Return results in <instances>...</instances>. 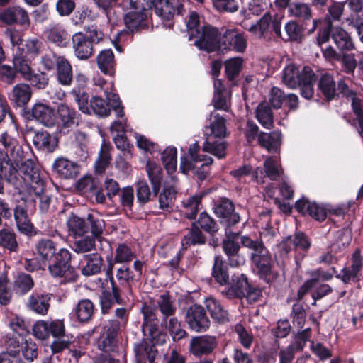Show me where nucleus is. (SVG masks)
Segmentation results:
<instances>
[{"label": "nucleus", "instance_id": "obj_1", "mask_svg": "<svg viewBox=\"0 0 363 363\" xmlns=\"http://www.w3.org/2000/svg\"><path fill=\"white\" fill-rule=\"evenodd\" d=\"M21 159H11L6 152H0V194L4 191L5 182L18 191L28 185L32 189L44 182L34 160L28 159L20 163Z\"/></svg>", "mask_w": 363, "mask_h": 363}, {"label": "nucleus", "instance_id": "obj_2", "mask_svg": "<svg viewBox=\"0 0 363 363\" xmlns=\"http://www.w3.org/2000/svg\"><path fill=\"white\" fill-rule=\"evenodd\" d=\"M131 8L142 10H154L156 15L167 23V26L172 28L173 18L175 16H184L186 13L182 0H129Z\"/></svg>", "mask_w": 363, "mask_h": 363}, {"label": "nucleus", "instance_id": "obj_3", "mask_svg": "<svg viewBox=\"0 0 363 363\" xmlns=\"http://www.w3.org/2000/svg\"><path fill=\"white\" fill-rule=\"evenodd\" d=\"M146 171L152 186V191L146 181L140 180L135 183L136 203L140 208H143L147 203L157 197L163 179L162 169L155 162L148 161Z\"/></svg>", "mask_w": 363, "mask_h": 363}, {"label": "nucleus", "instance_id": "obj_4", "mask_svg": "<svg viewBox=\"0 0 363 363\" xmlns=\"http://www.w3.org/2000/svg\"><path fill=\"white\" fill-rule=\"evenodd\" d=\"M72 255L66 248H60L46 264L50 275L53 278L62 279V282L73 283L79 274L74 267L72 265Z\"/></svg>", "mask_w": 363, "mask_h": 363}, {"label": "nucleus", "instance_id": "obj_5", "mask_svg": "<svg viewBox=\"0 0 363 363\" xmlns=\"http://www.w3.org/2000/svg\"><path fill=\"white\" fill-rule=\"evenodd\" d=\"M40 62L46 71H55V79L59 84L63 86H71L73 82V69L65 55L50 52L42 56Z\"/></svg>", "mask_w": 363, "mask_h": 363}, {"label": "nucleus", "instance_id": "obj_6", "mask_svg": "<svg viewBox=\"0 0 363 363\" xmlns=\"http://www.w3.org/2000/svg\"><path fill=\"white\" fill-rule=\"evenodd\" d=\"M217 347L215 337L201 335L192 337L189 345V363H213V350Z\"/></svg>", "mask_w": 363, "mask_h": 363}, {"label": "nucleus", "instance_id": "obj_7", "mask_svg": "<svg viewBox=\"0 0 363 363\" xmlns=\"http://www.w3.org/2000/svg\"><path fill=\"white\" fill-rule=\"evenodd\" d=\"M114 111L118 118L124 116V107L118 94L115 93H108L106 100L98 96H94L91 98V111L99 116L106 117L111 114V111Z\"/></svg>", "mask_w": 363, "mask_h": 363}, {"label": "nucleus", "instance_id": "obj_8", "mask_svg": "<svg viewBox=\"0 0 363 363\" xmlns=\"http://www.w3.org/2000/svg\"><path fill=\"white\" fill-rule=\"evenodd\" d=\"M213 211L225 229L234 228L240 222V216L235 211L234 203L227 197L213 200Z\"/></svg>", "mask_w": 363, "mask_h": 363}, {"label": "nucleus", "instance_id": "obj_9", "mask_svg": "<svg viewBox=\"0 0 363 363\" xmlns=\"http://www.w3.org/2000/svg\"><path fill=\"white\" fill-rule=\"evenodd\" d=\"M250 259L259 279L269 285L275 281L278 273L273 270V259L267 248L259 254L250 253Z\"/></svg>", "mask_w": 363, "mask_h": 363}, {"label": "nucleus", "instance_id": "obj_10", "mask_svg": "<svg viewBox=\"0 0 363 363\" xmlns=\"http://www.w3.org/2000/svg\"><path fill=\"white\" fill-rule=\"evenodd\" d=\"M194 38V45L200 50L207 53L216 52L220 54L221 43V30L210 24L204 25L201 28L199 34Z\"/></svg>", "mask_w": 363, "mask_h": 363}, {"label": "nucleus", "instance_id": "obj_11", "mask_svg": "<svg viewBox=\"0 0 363 363\" xmlns=\"http://www.w3.org/2000/svg\"><path fill=\"white\" fill-rule=\"evenodd\" d=\"M247 46L245 33L236 28H221V43L220 54H225L230 50L243 53Z\"/></svg>", "mask_w": 363, "mask_h": 363}, {"label": "nucleus", "instance_id": "obj_12", "mask_svg": "<svg viewBox=\"0 0 363 363\" xmlns=\"http://www.w3.org/2000/svg\"><path fill=\"white\" fill-rule=\"evenodd\" d=\"M106 281H109L111 287L102 290L99 296V304L101 313L105 315L109 313L115 304L123 305L124 298L122 297V290L118 285L113 275H106Z\"/></svg>", "mask_w": 363, "mask_h": 363}, {"label": "nucleus", "instance_id": "obj_13", "mask_svg": "<svg viewBox=\"0 0 363 363\" xmlns=\"http://www.w3.org/2000/svg\"><path fill=\"white\" fill-rule=\"evenodd\" d=\"M226 238L223 240L222 250L227 257V261L232 267H237L244 264V257L240 254V245L235 240L240 231H233V228L225 229Z\"/></svg>", "mask_w": 363, "mask_h": 363}, {"label": "nucleus", "instance_id": "obj_14", "mask_svg": "<svg viewBox=\"0 0 363 363\" xmlns=\"http://www.w3.org/2000/svg\"><path fill=\"white\" fill-rule=\"evenodd\" d=\"M81 115L75 108L60 103L55 112V121L60 133H67L79 125Z\"/></svg>", "mask_w": 363, "mask_h": 363}, {"label": "nucleus", "instance_id": "obj_15", "mask_svg": "<svg viewBox=\"0 0 363 363\" xmlns=\"http://www.w3.org/2000/svg\"><path fill=\"white\" fill-rule=\"evenodd\" d=\"M159 342V335L149 336L143 338L138 344L135 345L134 352L136 363H155V357L158 354L157 345H163Z\"/></svg>", "mask_w": 363, "mask_h": 363}, {"label": "nucleus", "instance_id": "obj_16", "mask_svg": "<svg viewBox=\"0 0 363 363\" xmlns=\"http://www.w3.org/2000/svg\"><path fill=\"white\" fill-rule=\"evenodd\" d=\"M184 319L189 328L197 333L206 332L211 325V321L205 308L196 303L186 309Z\"/></svg>", "mask_w": 363, "mask_h": 363}, {"label": "nucleus", "instance_id": "obj_17", "mask_svg": "<svg viewBox=\"0 0 363 363\" xmlns=\"http://www.w3.org/2000/svg\"><path fill=\"white\" fill-rule=\"evenodd\" d=\"M23 116L28 120H35L47 127H52L55 123V111L50 105L40 102L35 103L31 109H22Z\"/></svg>", "mask_w": 363, "mask_h": 363}, {"label": "nucleus", "instance_id": "obj_18", "mask_svg": "<svg viewBox=\"0 0 363 363\" xmlns=\"http://www.w3.org/2000/svg\"><path fill=\"white\" fill-rule=\"evenodd\" d=\"M140 311L143 316L142 328L145 335L147 333L149 336L159 335V342H166L167 335L159 330L156 308L143 302Z\"/></svg>", "mask_w": 363, "mask_h": 363}, {"label": "nucleus", "instance_id": "obj_19", "mask_svg": "<svg viewBox=\"0 0 363 363\" xmlns=\"http://www.w3.org/2000/svg\"><path fill=\"white\" fill-rule=\"evenodd\" d=\"M350 261L351 264L349 267H345L341 270V273L335 276L346 284L359 280V275L363 269V251L361 248L357 247L354 250L351 255Z\"/></svg>", "mask_w": 363, "mask_h": 363}, {"label": "nucleus", "instance_id": "obj_20", "mask_svg": "<svg viewBox=\"0 0 363 363\" xmlns=\"http://www.w3.org/2000/svg\"><path fill=\"white\" fill-rule=\"evenodd\" d=\"M0 23L28 28L30 21L28 12L24 9L19 6H10L0 10Z\"/></svg>", "mask_w": 363, "mask_h": 363}, {"label": "nucleus", "instance_id": "obj_21", "mask_svg": "<svg viewBox=\"0 0 363 363\" xmlns=\"http://www.w3.org/2000/svg\"><path fill=\"white\" fill-rule=\"evenodd\" d=\"M294 208L301 215L309 216L318 222H323L327 218V208L324 204L312 201L305 196L295 202Z\"/></svg>", "mask_w": 363, "mask_h": 363}, {"label": "nucleus", "instance_id": "obj_22", "mask_svg": "<svg viewBox=\"0 0 363 363\" xmlns=\"http://www.w3.org/2000/svg\"><path fill=\"white\" fill-rule=\"evenodd\" d=\"M136 257V254L125 243H119L115 250V255L113 254L106 257L107 266L105 268V275H113L115 264H127Z\"/></svg>", "mask_w": 363, "mask_h": 363}, {"label": "nucleus", "instance_id": "obj_23", "mask_svg": "<svg viewBox=\"0 0 363 363\" xmlns=\"http://www.w3.org/2000/svg\"><path fill=\"white\" fill-rule=\"evenodd\" d=\"M33 133V144L35 148L45 153H52L59 146V140L56 135L40 129L31 128Z\"/></svg>", "mask_w": 363, "mask_h": 363}, {"label": "nucleus", "instance_id": "obj_24", "mask_svg": "<svg viewBox=\"0 0 363 363\" xmlns=\"http://www.w3.org/2000/svg\"><path fill=\"white\" fill-rule=\"evenodd\" d=\"M322 22L320 18L312 20V26L307 28V26L303 23H299L296 21H290L285 24L284 29L288 36V40L291 42L301 43L305 38V32L308 35L313 33Z\"/></svg>", "mask_w": 363, "mask_h": 363}, {"label": "nucleus", "instance_id": "obj_25", "mask_svg": "<svg viewBox=\"0 0 363 363\" xmlns=\"http://www.w3.org/2000/svg\"><path fill=\"white\" fill-rule=\"evenodd\" d=\"M52 294L41 290H34L28 298L26 306L33 313L40 315H47L50 304Z\"/></svg>", "mask_w": 363, "mask_h": 363}, {"label": "nucleus", "instance_id": "obj_26", "mask_svg": "<svg viewBox=\"0 0 363 363\" xmlns=\"http://www.w3.org/2000/svg\"><path fill=\"white\" fill-rule=\"evenodd\" d=\"M281 246L282 250L286 254L292 250H301L306 253L311 247V240L305 233L297 231L293 235L284 238Z\"/></svg>", "mask_w": 363, "mask_h": 363}, {"label": "nucleus", "instance_id": "obj_27", "mask_svg": "<svg viewBox=\"0 0 363 363\" xmlns=\"http://www.w3.org/2000/svg\"><path fill=\"white\" fill-rule=\"evenodd\" d=\"M104 266V259L98 252L84 255L79 263L82 274L86 277L100 273Z\"/></svg>", "mask_w": 363, "mask_h": 363}, {"label": "nucleus", "instance_id": "obj_28", "mask_svg": "<svg viewBox=\"0 0 363 363\" xmlns=\"http://www.w3.org/2000/svg\"><path fill=\"white\" fill-rule=\"evenodd\" d=\"M72 48L75 56L81 60L89 59L94 54V45L84 35L83 32L74 33L72 37Z\"/></svg>", "mask_w": 363, "mask_h": 363}, {"label": "nucleus", "instance_id": "obj_29", "mask_svg": "<svg viewBox=\"0 0 363 363\" xmlns=\"http://www.w3.org/2000/svg\"><path fill=\"white\" fill-rule=\"evenodd\" d=\"M231 280L232 283L230 286L225 288L223 294L228 299L243 298L245 293L250 284L247 275L245 274H233Z\"/></svg>", "mask_w": 363, "mask_h": 363}, {"label": "nucleus", "instance_id": "obj_30", "mask_svg": "<svg viewBox=\"0 0 363 363\" xmlns=\"http://www.w3.org/2000/svg\"><path fill=\"white\" fill-rule=\"evenodd\" d=\"M228 265V262H227L222 255H215L211 268V278L220 286L229 284Z\"/></svg>", "mask_w": 363, "mask_h": 363}, {"label": "nucleus", "instance_id": "obj_31", "mask_svg": "<svg viewBox=\"0 0 363 363\" xmlns=\"http://www.w3.org/2000/svg\"><path fill=\"white\" fill-rule=\"evenodd\" d=\"M126 28L132 33L140 32L148 28L147 11H130L124 17Z\"/></svg>", "mask_w": 363, "mask_h": 363}, {"label": "nucleus", "instance_id": "obj_32", "mask_svg": "<svg viewBox=\"0 0 363 363\" xmlns=\"http://www.w3.org/2000/svg\"><path fill=\"white\" fill-rule=\"evenodd\" d=\"M53 170L60 177L66 179H74L79 173V166L65 157L57 158L53 164Z\"/></svg>", "mask_w": 363, "mask_h": 363}, {"label": "nucleus", "instance_id": "obj_33", "mask_svg": "<svg viewBox=\"0 0 363 363\" xmlns=\"http://www.w3.org/2000/svg\"><path fill=\"white\" fill-rule=\"evenodd\" d=\"M318 90L328 102L338 99L335 81L333 75L329 73H324L320 76L318 82Z\"/></svg>", "mask_w": 363, "mask_h": 363}, {"label": "nucleus", "instance_id": "obj_34", "mask_svg": "<svg viewBox=\"0 0 363 363\" xmlns=\"http://www.w3.org/2000/svg\"><path fill=\"white\" fill-rule=\"evenodd\" d=\"M34 286L35 282L32 276L22 272L17 273L12 283L13 291L18 296L28 294Z\"/></svg>", "mask_w": 363, "mask_h": 363}, {"label": "nucleus", "instance_id": "obj_35", "mask_svg": "<svg viewBox=\"0 0 363 363\" xmlns=\"http://www.w3.org/2000/svg\"><path fill=\"white\" fill-rule=\"evenodd\" d=\"M13 215L14 216L16 225L20 232L28 235L33 229L30 219L28 214V210L25 204H17L13 208Z\"/></svg>", "mask_w": 363, "mask_h": 363}, {"label": "nucleus", "instance_id": "obj_36", "mask_svg": "<svg viewBox=\"0 0 363 363\" xmlns=\"http://www.w3.org/2000/svg\"><path fill=\"white\" fill-rule=\"evenodd\" d=\"M96 62L100 71L109 76H113L116 72V62L111 49L101 50L96 57Z\"/></svg>", "mask_w": 363, "mask_h": 363}, {"label": "nucleus", "instance_id": "obj_37", "mask_svg": "<svg viewBox=\"0 0 363 363\" xmlns=\"http://www.w3.org/2000/svg\"><path fill=\"white\" fill-rule=\"evenodd\" d=\"M206 241L207 238L202 230L196 223H192L189 233L182 239L181 245L182 249L186 251L191 246L204 245Z\"/></svg>", "mask_w": 363, "mask_h": 363}, {"label": "nucleus", "instance_id": "obj_38", "mask_svg": "<svg viewBox=\"0 0 363 363\" xmlns=\"http://www.w3.org/2000/svg\"><path fill=\"white\" fill-rule=\"evenodd\" d=\"M258 143L269 152H277L281 144V133L279 131L261 132L258 135Z\"/></svg>", "mask_w": 363, "mask_h": 363}, {"label": "nucleus", "instance_id": "obj_39", "mask_svg": "<svg viewBox=\"0 0 363 363\" xmlns=\"http://www.w3.org/2000/svg\"><path fill=\"white\" fill-rule=\"evenodd\" d=\"M0 143L4 147V150H0V152L4 151L11 159L22 158L23 155L22 147L19 145L18 141L9 135L7 132L1 135Z\"/></svg>", "mask_w": 363, "mask_h": 363}, {"label": "nucleus", "instance_id": "obj_40", "mask_svg": "<svg viewBox=\"0 0 363 363\" xmlns=\"http://www.w3.org/2000/svg\"><path fill=\"white\" fill-rule=\"evenodd\" d=\"M333 40L341 52L352 51L354 49V43L348 32L340 26L333 28Z\"/></svg>", "mask_w": 363, "mask_h": 363}, {"label": "nucleus", "instance_id": "obj_41", "mask_svg": "<svg viewBox=\"0 0 363 363\" xmlns=\"http://www.w3.org/2000/svg\"><path fill=\"white\" fill-rule=\"evenodd\" d=\"M304 80H302L298 87L301 89V96L306 99H311L314 95V84L317 75L309 66L303 67Z\"/></svg>", "mask_w": 363, "mask_h": 363}, {"label": "nucleus", "instance_id": "obj_42", "mask_svg": "<svg viewBox=\"0 0 363 363\" xmlns=\"http://www.w3.org/2000/svg\"><path fill=\"white\" fill-rule=\"evenodd\" d=\"M94 304L89 299L80 300L74 309V315L82 323H89L96 311Z\"/></svg>", "mask_w": 363, "mask_h": 363}, {"label": "nucleus", "instance_id": "obj_43", "mask_svg": "<svg viewBox=\"0 0 363 363\" xmlns=\"http://www.w3.org/2000/svg\"><path fill=\"white\" fill-rule=\"evenodd\" d=\"M67 226L69 235L75 238L84 236L89 232V227L86 225V218H80L73 213L67 218Z\"/></svg>", "mask_w": 363, "mask_h": 363}, {"label": "nucleus", "instance_id": "obj_44", "mask_svg": "<svg viewBox=\"0 0 363 363\" xmlns=\"http://www.w3.org/2000/svg\"><path fill=\"white\" fill-rule=\"evenodd\" d=\"M32 96L30 86L26 84H18L12 90V100L16 106L26 108L25 106L29 102Z\"/></svg>", "mask_w": 363, "mask_h": 363}, {"label": "nucleus", "instance_id": "obj_45", "mask_svg": "<svg viewBox=\"0 0 363 363\" xmlns=\"http://www.w3.org/2000/svg\"><path fill=\"white\" fill-rule=\"evenodd\" d=\"M283 82L291 89H296L304 80L303 68L300 72L295 65H289L283 70Z\"/></svg>", "mask_w": 363, "mask_h": 363}, {"label": "nucleus", "instance_id": "obj_46", "mask_svg": "<svg viewBox=\"0 0 363 363\" xmlns=\"http://www.w3.org/2000/svg\"><path fill=\"white\" fill-rule=\"evenodd\" d=\"M35 250L40 256L44 265H46L58 251L56 248V243L48 238L40 240L35 245Z\"/></svg>", "mask_w": 363, "mask_h": 363}, {"label": "nucleus", "instance_id": "obj_47", "mask_svg": "<svg viewBox=\"0 0 363 363\" xmlns=\"http://www.w3.org/2000/svg\"><path fill=\"white\" fill-rule=\"evenodd\" d=\"M289 12L291 16L301 20L305 26L312 20V10L309 5L301 2L289 1Z\"/></svg>", "mask_w": 363, "mask_h": 363}, {"label": "nucleus", "instance_id": "obj_48", "mask_svg": "<svg viewBox=\"0 0 363 363\" xmlns=\"http://www.w3.org/2000/svg\"><path fill=\"white\" fill-rule=\"evenodd\" d=\"M206 307L211 318L218 323H225L229 320L228 313L220 303L213 298H208L205 301Z\"/></svg>", "mask_w": 363, "mask_h": 363}, {"label": "nucleus", "instance_id": "obj_49", "mask_svg": "<svg viewBox=\"0 0 363 363\" xmlns=\"http://www.w3.org/2000/svg\"><path fill=\"white\" fill-rule=\"evenodd\" d=\"M214 93L212 99L213 105L216 110L228 111L227 94L228 91L220 79L214 81Z\"/></svg>", "mask_w": 363, "mask_h": 363}, {"label": "nucleus", "instance_id": "obj_50", "mask_svg": "<svg viewBox=\"0 0 363 363\" xmlns=\"http://www.w3.org/2000/svg\"><path fill=\"white\" fill-rule=\"evenodd\" d=\"M227 142L208 138L203 143V151L214 155L218 159H223L227 155Z\"/></svg>", "mask_w": 363, "mask_h": 363}, {"label": "nucleus", "instance_id": "obj_51", "mask_svg": "<svg viewBox=\"0 0 363 363\" xmlns=\"http://www.w3.org/2000/svg\"><path fill=\"white\" fill-rule=\"evenodd\" d=\"M243 59L240 57L231 58L225 62V73L227 79L234 86H238L236 79L242 69Z\"/></svg>", "mask_w": 363, "mask_h": 363}, {"label": "nucleus", "instance_id": "obj_52", "mask_svg": "<svg viewBox=\"0 0 363 363\" xmlns=\"http://www.w3.org/2000/svg\"><path fill=\"white\" fill-rule=\"evenodd\" d=\"M49 42L60 48H65L69 42L67 30L61 26H54L47 31Z\"/></svg>", "mask_w": 363, "mask_h": 363}, {"label": "nucleus", "instance_id": "obj_53", "mask_svg": "<svg viewBox=\"0 0 363 363\" xmlns=\"http://www.w3.org/2000/svg\"><path fill=\"white\" fill-rule=\"evenodd\" d=\"M201 230L214 237L219 230L217 221L206 211L201 212L195 222Z\"/></svg>", "mask_w": 363, "mask_h": 363}, {"label": "nucleus", "instance_id": "obj_54", "mask_svg": "<svg viewBox=\"0 0 363 363\" xmlns=\"http://www.w3.org/2000/svg\"><path fill=\"white\" fill-rule=\"evenodd\" d=\"M256 118L264 128L271 129L274 127L273 112L268 104L262 103L257 106Z\"/></svg>", "mask_w": 363, "mask_h": 363}, {"label": "nucleus", "instance_id": "obj_55", "mask_svg": "<svg viewBox=\"0 0 363 363\" xmlns=\"http://www.w3.org/2000/svg\"><path fill=\"white\" fill-rule=\"evenodd\" d=\"M13 65L17 74L25 79L30 76V73L33 70L31 67V61L23 53L15 55L12 60Z\"/></svg>", "mask_w": 363, "mask_h": 363}, {"label": "nucleus", "instance_id": "obj_56", "mask_svg": "<svg viewBox=\"0 0 363 363\" xmlns=\"http://www.w3.org/2000/svg\"><path fill=\"white\" fill-rule=\"evenodd\" d=\"M86 225L89 227L91 236L100 238L105 228L104 220L97 213H89L86 216Z\"/></svg>", "mask_w": 363, "mask_h": 363}, {"label": "nucleus", "instance_id": "obj_57", "mask_svg": "<svg viewBox=\"0 0 363 363\" xmlns=\"http://www.w3.org/2000/svg\"><path fill=\"white\" fill-rule=\"evenodd\" d=\"M34 194L39 200V210L42 213H47L52 203V195L45 190V182L41 185L35 186L32 189Z\"/></svg>", "mask_w": 363, "mask_h": 363}, {"label": "nucleus", "instance_id": "obj_58", "mask_svg": "<svg viewBox=\"0 0 363 363\" xmlns=\"http://www.w3.org/2000/svg\"><path fill=\"white\" fill-rule=\"evenodd\" d=\"M177 150L175 147H168L162 152V164L169 174L177 169Z\"/></svg>", "mask_w": 363, "mask_h": 363}, {"label": "nucleus", "instance_id": "obj_59", "mask_svg": "<svg viewBox=\"0 0 363 363\" xmlns=\"http://www.w3.org/2000/svg\"><path fill=\"white\" fill-rule=\"evenodd\" d=\"M264 177H267L272 181H277L283 170L281 167H278L277 159L269 156L264 162Z\"/></svg>", "mask_w": 363, "mask_h": 363}, {"label": "nucleus", "instance_id": "obj_60", "mask_svg": "<svg viewBox=\"0 0 363 363\" xmlns=\"http://www.w3.org/2000/svg\"><path fill=\"white\" fill-rule=\"evenodd\" d=\"M10 280L6 273H3L0 276V305L3 306H8L12 300L13 288L9 284Z\"/></svg>", "mask_w": 363, "mask_h": 363}, {"label": "nucleus", "instance_id": "obj_61", "mask_svg": "<svg viewBox=\"0 0 363 363\" xmlns=\"http://www.w3.org/2000/svg\"><path fill=\"white\" fill-rule=\"evenodd\" d=\"M157 306L163 315V322H167V318L174 315L176 312V308L173 306L169 292L160 296Z\"/></svg>", "mask_w": 363, "mask_h": 363}, {"label": "nucleus", "instance_id": "obj_62", "mask_svg": "<svg viewBox=\"0 0 363 363\" xmlns=\"http://www.w3.org/2000/svg\"><path fill=\"white\" fill-rule=\"evenodd\" d=\"M116 278L119 287H130V284L135 280V274L127 264H123L117 268Z\"/></svg>", "mask_w": 363, "mask_h": 363}, {"label": "nucleus", "instance_id": "obj_63", "mask_svg": "<svg viewBox=\"0 0 363 363\" xmlns=\"http://www.w3.org/2000/svg\"><path fill=\"white\" fill-rule=\"evenodd\" d=\"M203 194H199L190 196L184 202V206L186 208V218L189 220H194L198 214L199 206L201 203Z\"/></svg>", "mask_w": 363, "mask_h": 363}, {"label": "nucleus", "instance_id": "obj_64", "mask_svg": "<svg viewBox=\"0 0 363 363\" xmlns=\"http://www.w3.org/2000/svg\"><path fill=\"white\" fill-rule=\"evenodd\" d=\"M176 192L171 187H164L158 194L159 208L164 211H169L175 199Z\"/></svg>", "mask_w": 363, "mask_h": 363}]
</instances>
